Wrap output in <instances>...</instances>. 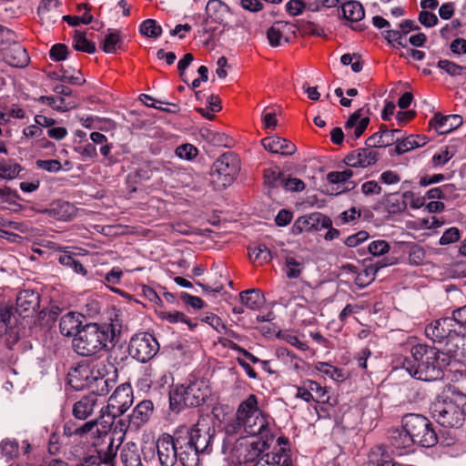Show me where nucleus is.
Returning <instances> with one entry per match:
<instances>
[{
    "label": "nucleus",
    "mask_w": 466,
    "mask_h": 466,
    "mask_svg": "<svg viewBox=\"0 0 466 466\" xmlns=\"http://www.w3.org/2000/svg\"><path fill=\"white\" fill-rule=\"evenodd\" d=\"M353 176L351 169H345L343 171H332L328 173L327 180L330 184H339L348 181Z\"/></svg>",
    "instance_id": "nucleus-56"
},
{
    "label": "nucleus",
    "mask_w": 466,
    "mask_h": 466,
    "mask_svg": "<svg viewBox=\"0 0 466 466\" xmlns=\"http://www.w3.org/2000/svg\"><path fill=\"white\" fill-rule=\"evenodd\" d=\"M58 0H42L37 8V14L42 21L50 22L54 15L52 12L60 6Z\"/></svg>",
    "instance_id": "nucleus-45"
},
{
    "label": "nucleus",
    "mask_w": 466,
    "mask_h": 466,
    "mask_svg": "<svg viewBox=\"0 0 466 466\" xmlns=\"http://www.w3.org/2000/svg\"><path fill=\"white\" fill-rule=\"evenodd\" d=\"M248 256L251 260L258 261L259 264L268 263L273 258L270 250L265 244L248 247Z\"/></svg>",
    "instance_id": "nucleus-40"
},
{
    "label": "nucleus",
    "mask_w": 466,
    "mask_h": 466,
    "mask_svg": "<svg viewBox=\"0 0 466 466\" xmlns=\"http://www.w3.org/2000/svg\"><path fill=\"white\" fill-rule=\"evenodd\" d=\"M211 390L204 380H195L187 386L177 387L170 393L169 401L172 410L180 407H198L210 396Z\"/></svg>",
    "instance_id": "nucleus-5"
},
{
    "label": "nucleus",
    "mask_w": 466,
    "mask_h": 466,
    "mask_svg": "<svg viewBox=\"0 0 466 466\" xmlns=\"http://www.w3.org/2000/svg\"><path fill=\"white\" fill-rule=\"evenodd\" d=\"M198 154V148L191 144L181 145L176 149V155L181 159L192 160Z\"/></svg>",
    "instance_id": "nucleus-55"
},
{
    "label": "nucleus",
    "mask_w": 466,
    "mask_h": 466,
    "mask_svg": "<svg viewBox=\"0 0 466 466\" xmlns=\"http://www.w3.org/2000/svg\"><path fill=\"white\" fill-rule=\"evenodd\" d=\"M15 309H14L13 307H3L0 309V319L3 323L8 328H12L14 325H15L17 319Z\"/></svg>",
    "instance_id": "nucleus-57"
},
{
    "label": "nucleus",
    "mask_w": 466,
    "mask_h": 466,
    "mask_svg": "<svg viewBox=\"0 0 466 466\" xmlns=\"http://www.w3.org/2000/svg\"><path fill=\"white\" fill-rule=\"evenodd\" d=\"M94 371L88 365H78L68 373V383L76 390L91 388Z\"/></svg>",
    "instance_id": "nucleus-18"
},
{
    "label": "nucleus",
    "mask_w": 466,
    "mask_h": 466,
    "mask_svg": "<svg viewBox=\"0 0 466 466\" xmlns=\"http://www.w3.org/2000/svg\"><path fill=\"white\" fill-rule=\"evenodd\" d=\"M58 260L63 266L72 268L76 273L83 276L86 274V270L84 266L68 253L61 254Z\"/></svg>",
    "instance_id": "nucleus-50"
},
{
    "label": "nucleus",
    "mask_w": 466,
    "mask_h": 466,
    "mask_svg": "<svg viewBox=\"0 0 466 466\" xmlns=\"http://www.w3.org/2000/svg\"><path fill=\"white\" fill-rule=\"evenodd\" d=\"M385 266H387L386 263L377 262L376 264L366 267L364 270L357 275L355 284L360 288L368 286L375 279L376 273L379 269Z\"/></svg>",
    "instance_id": "nucleus-36"
},
{
    "label": "nucleus",
    "mask_w": 466,
    "mask_h": 466,
    "mask_svg": "<svg viewBox=\"0 0 466 466\" xmlns=\"http://www.w3.org/2000/svg\"><path fill=\"white\" fill-rule=\"evenodd\" d=\"M177 434L182 435L187 445L192 446L203 455L209 454L212 451L214 430L205 420H198L190 429L183 426L177 431Z\"/></svg>",
    "instance_id": "nucleus-9"
},
{
    "label": "nucleus",
    "mask_w": 466,
    "mask_h": 466,
    "mask_svg": "<svg viewBox=\"0 0 466 466\" xmlns=\"http://www.w3.org/2000/svg\"><path fill=\"white\" fill-rule=\"evenodd\" d=\"M305 266L302 261L298 260L292 256H287L285 258L284 270L287 278L298 279L303 272Z\"/></svg>",
    "instance_id": "nucleus-41"
},
{
    "label": "nucleus",
    "mask_w": 466,
    "mask_h": 466,
    "mask_svg": "<svg viewBox=\"0 0 466 466\" xmlns=\"http://www.w3.org/2000/svg\"><path fill=\"white\" fill-rule=\"evenodd\" d=\"M460 230L457 228H450L444 231L441 238H440L441 245H449L454 243L460 239Z\"/></svg>",
    "instance_id": "nucleus-64"
},
{
    "label": "nucleus",
    "mask_w": 466,
    "mask_h": 466,
    "mask_svg": "<svg viewBox=\"0 0 466 466\" xmlns=\"http://www.w3.org/2000/svg\"><path fill=\"white\" fill-rule=\"evenodd\" d=\"M380 129H382V145L383 147H390L393 144L400 142V138L396 137L397 134L400 133V129H388L385 125H380Z\"/></svg>",
    "instance_id": "nucleus-53"
},
{
    "label": "nucleus",
    "mask_w": 466,
    "mask_h": 466,
    "mask_svg": "<svg viewBox=\"0 0 466 466\" xmlns=\"http://www.w3.org/2000/svg\"><path fill=\"white\" fill-rule=\"evenodd\" d=\"M428 140L425 137L410 135L404 139H400V142H398L393 148H390L389 153L390 156L402 155L414 148L425 146Z\"/></svg>",
    "instance_id": "nucleus-27"
},
{
    "label": "nucleus",
    "mask_w": 466,
    "mask_h": 466,
    "mask_svg": "<svg viewBox=\"0 0 466 466\" xmlns=\"http://www.w3.org/2000/svg\"><path fill=\"white\" fill-rule=\"evenodd\" d=\"M0 451L6 460H12L19 453L18 442L15 440L5 439L0 443Z\"/></svg>",
    "instance_id": "nucleus-49"
},
{
    "label": "nucleus",
    "mask_w": 466,
    "mask_h": 466,
    "mask_svg": "<svg viewBox=\"0 0 466 466\" xmlns=\"http://www.w3.org/2000/svg\"><path fill=\"white\" fill-rule=\"evenodd\" d=\"M402 428L408 431L414 443L422 447H432L438 441L432 424L420 414H406L402 418Z\"/></svg>",
    "instance_id": "nucleus-7"
},
{
    "label": "nucleus",
    "mask_w": 466,
    "mask_h": 466,
    "mask_svg": "<svg viewBox=\"0 0 466 466\" xmlns=\"http://www.w3.org/2000/svg\"><path fill=\"white\" fill-rule=\"evenodd\" d=\"M39 101L63 112L67 111L69 108L73 107V106L70 103H66L65 98L62 96L56 98L54 96H40Z\"/></svg>",
    "instance_id": "nucleus-51"
},
{
    "label": "nucleus",
    "mask_w": 466,
    "mask_h": 466,
    "mask_svg": "<svg viewBox=\"0 0 466 466\" xmlns=\"http://www.w3.org/2000/svg\"><path fill=\"white\" fill-rule=\"evenodd\" d=\"M307 386L314 395L313 400L325 402V397L327 395V390L325 388L321 387L319 383L313 380H307Z\"/></svg>",
    "instance_id": "nucleus-62"
},
{
    "label": "nucleus",
    "mask_w": 466,
    "mask_h": 466,
    "mask_svg": "<svg viewBox=\"0 0 466 466\" xmlns=\"http://www.w3.org/2000/svg\"><path fill=\"white\" fill-rule=\"evenodd\" d=\"M92 385L91 390L92 392L96 394V397L97 398V395L105 396L109 393L110 390L114 387L115 381L113 380H109L107 378H105L104 376H98L96 375L95 377H92Z\"/></svg>",
    "instance_id": "nucleus-39"
},
{
    "label": "nucleus",
    "mask_w": 466,
    "mask_h": 466,
    "mask_svg": "<svg viewBox=\"0 0 466 466\" xmlns=\"http://www.w3.org/2000/svg\"><path fill=\"white\" fill-rule=\"evenodd\" d=\"M139 31L147 37L157 38L162 34V28L156 20L147 19L141 25Z\"/></svg>",
    "instance_id": "nucleus-48"
},
{
    "label": "nucleus",
    "mask_w": 466,
    "mask_h": 466,
    "mask_svg": "<svg viewBox=\"0 0 466 466\" xmlns=\"http://www.w3.org/2000/svg\"><path fill=\"white\" fill-rule=\"evenodd\" d=\"M390 245L385 240H375L370 243L369 251L373 256H381L389 252Z\"/></svg>",
    "instance_id": "nucleus-63"
},
{
    "label": "nucleus",
    "mask_w": 466,
    "mask_h": 466,
    "mask_svg": "<svg viewBox=\"0 0 466 466\" xmlns=\"http://www.w3.org/2000/svg\"><path fill=\"white\" fill-rule=\"evenodd\" d=\"M73 47L76 51L94 54L96 50V44L86 38V33L75 30L73 35Z\"/></svg>",
    "instance_id": "nucleus-38"
},
{
    "label": "nucleus",
    "mask_w": 466,
    "mask_h": 466,
    "mask_svg": "<svg viewBox=\"0 0 466 466\" xmlns=\"http://www.w3.org/2000/svg\"><path fill=\"white\" fill-rule=\"evenodd\" d=\"M117 423L120 424V429L117 430V425L115 427L110 437H108V440L103 442L106 444V446L103 447L101 445L96 447L97 455L95 456V458L98 461L100 465L103 463L114 466L118 449L122 444L126 435V431L123 429L124 424L122 421L119 420Z\"/></svg>",
    "instance_id": "nucleus-12"
},
{
    "label": "nucleus",
    "mask_w": 466,
    "mask_h": 466,
    "mask_svg": "<svg viewBox=\"0 0 466 466\" xmlns=\"http://www.w3.org/2000/svg\"><path fill=\"white\" fill-rule=\"evenodd\" d=\"M362 109H359L355 111L345 124V129L347 131L348 137L350 136V130H353V139L356 140L363 134L367 127L370 123V118L368 116L361 117Z\"/></svg>",
    "instance_id": "nucleus-26"
},
{
    "label": "nucleus",
    "mask_w": 466,
    "mask_h": 466,
    "mask_svg": "<svg viewBox=\"0 0 466 466\" xmlns=\"http://www.w3.org/2000/svg\"><path fill=\"white\" fill-rule=\"evenodd\" d=\"M288 25V23L278 21L268 29L267 37L271 46H279L280 45L283 32Z\"/></svg>",
    "instance_id": "nucleus-44"
},
{
    "label": "nucleus",
    "mask_w": 466,
    "mask_h": 466,
    "mask_svg": "<svg viewBox=\"0 0 466 466\" xmlns=\"http://www.w3.org/2000/svg\"><path fill=\"white\" fill-rule=\"evenodd\" d=\"M121 332L117 321L110 324L87 323L81 328L72 340L75 352L83 357L95 356L108 349L116 336Z\"/></svg>",
    "instance_id": "nucleus-2"
},
{
    "label": "nucleus",
    "mask_w": 466,
    "mask_h": 466,
    "mask_svg": "<svg viewBox=\"0 0 466 466\" xmlns=\"http://www.w3.org/2000/svg\"><path fill=\"white\" fill-rule=\"evenodd\" d=\"M388 439L390 445L395 449H405L414 444L410 434H408V431H405L403 428L390 429Z\"/></svg>",
    "instance_id": "nucleus-33"
},
{
    "label": "nucleus",
    "mask_w": 466,
    "mask_h": 466,
    "mask_svg": "<svg viewBox=\"0 0 466 466\" xmlns=\"http://www.w3.org/2000/svg\"><path fill=\"white\" fill-rule=\"evenodd\" d=\"M455 326V320L451 318L440 319L426 327L425 334L432 341L441 343L460 335Z\"/></svg>",
    "instance_id": "nucleus-14"
},
{
    "label": "nucleus",
    "mask_w": 466,
    "mask_h": 466,
    "mask_svg": "<svg viewBox=\"0 0 466 466\" xmlns=\"http://www.w3.org/2000/svg\"><path fill=\"white\" fill-rule=\"evenodd\" d=\"M226 434L259 436V440L273 441L274 435L269 428V418L258 408L256 395L250 394L243 400L236 412V418L225 427Z\"/></svg>",
    "instance_id": "nucleus-1"
},
{
    "label": "nucleus",
    "mask_w": 466,
    "mask_h": 466,
    "mask_svg": "<svg viewBox=\"0 0 466 466\" xmlns=\"http://www.w3.org/2000/svg\"><path fill=\"white\" fill-rule=\"evenodd\" d=\"M431 413L442 427L460 428L465 420L466 404L461 408L451 398L443 395L431 404Z\"/></svg>",
    "instance_id": "nucleus-6"
},
{
    "label": "nucleus",
    "mask_w": 466,
    "mask_h": 466,
    "mask_svg": "<svg viewBox=\"0 0 466 466\" xmlns=\"http://www.w3.org/2000/svg\"><path fill=\"white\" fill-rule=\"evenodd\" d=\"M343 17L350 22H359L364 18L365 11L360 2L349 0L341 5Z\"/></svg>",
    "instance_id": "nucleus-32"
},
{
    "label": "nucleus",
    "mask_w": 466,
    "mask_h": 466,
    "mask_svg": "<svg viewBox=\"0 0 466 466\" xmlns=\"http://www.w3.org/2000/svg\"><path fill=\"white\" fill-rule=\"evenodd\" d=\"M120 460L123 466H142L140 455L137 445L132 442H127L121 451Z\"/></svg>",
    "instance_id": "nucleus-34"
},
{
    "label": "nucleus",
    "mask_w": 466,
    "mask_h": 466,
    "mask_svg": "<svg viewBox=\"0 0 466 466\" xmlns=\"http://www.w3.org/2000/svg\"><path fill=\"white\" fill-rule=\"evenodd\" d=\"M159 343L148 332L134 334L128 343V354L137 361L146 363L152 360L159 351Z\"/></svg>",
    "instance_id": "nucleus-10"
},
{
    "label": "nucleus",
    "mask_w": 466,
    "mask_h": 466,
    "mask_svg": "<svg viewBox=\"0 0 466 466\" xmlns=\"http://www.w3.org/2000/svg\"><path fill=\"white\" fill-rule=\"evenodd\" d=\"M438 67L444 70L451 76H466V66L457 65L447 59H441L438 62Z\"/></svg>",
    "instance_id": "nucleus-47"
},
{
    "label": "nucleus",
    "mask_w": 466,
    "mask_h": 466,
    "mask_svg": "<svg viewBox=\"0 0 466 466\" xmlns=\"http://www.w3.org/2000/svg\"><path fill=\"white\" fill-rule=\"evenodd\" d=\"M281 187L288 191L300 192L305 188V183L299 178L285 176Z\"/></svg>",
    "instance_id": "nucleus-60"
},
{
    "label": "nucleus",
    "mask_w": 466,
    "mask_h": 466,
    "mask_svg": "<svg viewBox=\"0 0 466 466\" xmlns=\"http://www.w3.org/2000/svg\"><path fill=\"white\" fill-rule=\"evenodd\" d=\"M184 441L185 438H182V435H177V442L180 444L177 459L183 466H198L203 454L192 446L187 445Z\"/></svg>",
    "instance_id": "nucleus-22"
},
{
    "label": "nucleus",
    "mask_w": 466,
    "mask_h": 466,
    "mask_svg": "<svg viewBox=\"0 0 466 466\" xmlns=\"http://www.w3.org/2000/svg\"><path fill=\"white\" fill-rule=\"evenodd\" d=\"M29 60L26 50L19 45L11 46L5 53V61L14 67H25L28 65Z\"/></svg>",
    "instance_id": "nucleus-28"
},
{
    "label": "nucleus",
    "mask_w": 466,
    "mask_h": 466,
    "mask_svg": "<svg viewBox=\"0 0 466 466\" xmlns=\"http://www.w3.org/2000/svg\"><path fill=\"white\" fill-rule=\"evenodd\" d=\"M379 158V153L370 147H361L349 153L344 163L350 167L365 168L374 165Z\"/></svg>",
    "instance_id": "nucleus-15"
},
{
    "label": "nucleus",
    "mask_w": 466,
    "mask_h": 466,
    "mask_svg": "<svg viewBox=\"0 0 466 466\" xmlns=\"http://www.w3.org/2000/svg\"><path fill=\"white\" fill-rule=\"evenodd\" d=\"M96 403L97 398L96 394L89 393L85 395L74 404L72 414L76 419L86 420L92 415Z\"/></svg>",
    "instance_id": "nucleus-21"
},
{
    "label": "nucleus",
    "mask_w": 466,
    "mask_h": 466,
    "mask_svg": "<svg viewBox=\"0 0 466 466\" xmlns=\"http://www.w3.org/2000/svg\"><path fill=\"white\" fill-rule=\"evenodd\" d=\"M159 171V167H157L153 162H148L142 165L136 172L137 177L141 180H148L150 179L155 172Z\"/></svg>",
    "instance_id": "nucleus-58"
},
{
    "label": "nucleus",
    "mask_w": 466,
    "mask_h": 466,
    "mask_svg": "<svg viewBox=\"0 0 466 466\" xmlns=\"http://www.w3.org/2000/svg\"><path fill=\"white\" fill-rule=\"evenodd\" d=\"M122 38L119 31L110 32L101 43V48L105 53H116V47H120Z\"/></svg>",
    "instance_id": "nucleus-46"
},
{
    "label": "nucleus",
    "mask_w": 466,
    "mask_h": 466,
    "mask_svg": "<svg viewBox=\"0 0 466 466\" xmlns=\"http://www.w3.org/2000/svg\"><path fill=\"white\" fill-rule=\"evenodd\" d=\"M440 350L426 344H417L410 350V357L405 358L402 366L409 374L426 381L436 380L443 376L444 360H440Z\"/></svg>",
    "instance_id": "nucleus-3"
},
{
    "label": "nucleus",
    "mask_w": 466,
    "mask_h": 466,
    "mask_svg": "<svg viewBox=\"0 0 466 466\" xmlns=\"http://www.w3.org/2000/svg\"><path fill=\"white\" fill-rule=\"evenodd\" d=\"M113 420H114L112 419L110 421H99L96 420V428H94V431H91V438L94 440L93 444L95 447L101 446L105 441L108 440V437H110L112 433L110 431Z\"/></svg>",
    "instance_id": "nucleus-35"
},
{
    "label": "nucleus",
    "mask_w": 466,
    "mask_h": 466,
    "mask_svg": "<svg viewBox=\"0 0 466 466\" xmlns=\"http://www.w3.org/2000/svg\"><path fill=\"white\" fill-rule=\"evenodd\" d=\"M222 445V452L229 455L232 460H236L239 464L255 463L261 455L270 447L272 441L258 440L249 441L244 437L226 434Z\"/></svg>",
    "instance_id": "nucleus-4"
},
{
    "label": "nucleus",
    "mask_w": 466,
    "mask_h": 466,
    "mask_svg": "<svg viewBox=\"0 0 466 466\" xmlns=\"http://www.w3.org/2000/svg\"><path fill=\"white\" fill-rule=\"evenodd\" d=\"M49 55L54 61H64L67 57L68 48L65 44H56L51 47Z\"/></svg>",
    "instance_id": "nucleus-61"
},
{
    "label": "nucleus",
    "mask_w": 466,
    "mask_h": 466,
    "mask_svg": "<svg viewBox=\"0 0 466 466\" xmlns=\"http://www.w3.org/2000/svg\"><path fill=\"white\" fill-rule=\"evenodd\" d=\"M312 230H321L323 228H330L332 225L331 219L319 212L310 214Z\"/></svg>",
    "instance_id": "nucleus-52"
},
{
    "label": "nucleus",
    "mask_w": 466,
    "mask_h": 466,
    "mask_svg": "<svg viewBox=\"0 0 466 466\" xmlns=\"http://www.w3.org/2000/svg\"><path fill=\"white\" fill-rule=\"evenodd\" d=\"M363 466H403L390 458L384 446H377L373 448L370 454L369 460Z\"/></svg>",
    "instance_id": "nucleus-24"
},
{
    "label": "nucleus",
    "mask_w": 466,
    "mask_h": 466,
    "mask_svg": "<svg viewBox=\"0 0 466 466\" xmlns=\"http://www.w3.org/2000/svg\"><path fill=\"white\" fill-rule=\"evenodd\" d=\"M264 148L274 154L291 156L296 152V146L285 138L273 136L261 140Z\"/></svg>",
    "instance_id": "nucleus-20"
},
{
    "label": "nucleus",
    "mask_w": 466,
    "mask_h": 466,
    "mask_svg": "<svg viewBox=\"0 0 466 466\" xmlns=\"http://www.w3.org/2000/svg\"><path fill=\"white\" fill-rule=\"evenodd\" d=\"M180 444L177 442V434L171 436L161 434L156 442V449L159 462L162 466H174L177 461Z\"/></svg>",
    "instance_id": "nucleus-13"
},
{
    "label": "nucleus",
    "mask_w": 466,
    "mask_h": 466,
    "mask_svg": "<svg viewBox=\"0 0 466 466\" xmlns=\"http://www.w3.org/2000/svg\"><path fill=\"white\" fill-rule=\"evenodd\" d=\"M310 214L299 217L292 225L291 232L294 235H299L304 231L312 230Z\"/></svg>",
    "instance_id": "nucleus-54"
},
{
    "label": "nucleus",
    "mask_w": 466,
    "mask_h": 466,
    "mask_svg": "<svg viewBox=\"0 0 466 466\" xmlns=\"http://www.w3.org/2000/svg\"><path fill=\"white\" fill-rule=\"evenodd\" d=\"M452 395L466 397V373H461L452 385L449 386Z\"/></svg>",
    "instance_id": "nucleus-59"
},
{
    "label": "nucleus",
    "mask_w": 466,
    "mask_h": 466,
    "mask_svg": "<svg viewBox=\"0 0 466 466\" xmlns=\"http://www.w3.org/2000/svg\"><path fill=\"white\" fill-rule=\"evenodd\" d=\"M285 175L279 168H266L264 170V184L268 188L281 187Z\"/></svg>",
    "instance_id": "nucleus-42"
},
{
    "label": "nucleus",
    "mask_w": 466,
    "mask_h": 466,
    "mask_svg": "<svg viewBox=\"0 0 466 466\" xmlns=\"http://www.w3.org/2000/svg\"><path fill=\"white\" fill-rule=\"evenodd\" d=\"M462 121V117L460 115L442 116L440 113H436L430 120V125L432 126L439 134H447L461 127Z\"/></svg>",
    "instance_id": "nucleus-19"
},
{
    "label": "nucleus",
    "mask_w": 466,
    "mask_h": 466,
    "mask_svg": "<svg viewBox=\"0 0 466 466\" xmlns=\"http://www.w3.org/2000/svg\"><path fill=\"white\" fill-rule=\"evenodd\" d=\"M252 466H292L290 450L280 447L266 452Z\"/></svg>",
    "instance_id": "nucleus-17"
},
{
    "label": "nucleus",
    "mask_w": 466,
    "mask_h": 466,
    "mask_svg": "<svg viewBox=\"0 0 466 466\" xmlns=\"http://www.w3.org/2000/svg\"><path fill=\"white\" fill-rule=\"evenodd\" d=\"M40 304V296L37 292L30 289L22 290L16 298L15 313L22 318L33 315Z\"/></svg>",
    "instance_id": "nucleus-16"
},
{
    "label": "nucleus",
    "mask_w": 466,
    "mask_h": 466,
    "mask_svg": "<svg viewBox=\"0 0 466 466\" xmlns=\"http://www.w3.org/2000/svg\"><path fill=\"white\" fill-rule=\"evenodd\" d=\"M83 316L74 311L67 312L60 319L59 330L63 336H76L82 325L81 318Z\"/></svg>",
    "instance_id": "nucleus-23"
},
{
    "label": "nucleus",
    "mask_w": 466,
    "mask_h": 466,
    "mask_svg": "<svg viewBox=\"0 0 466 466\" xmlns=\"http://www.w3.org/2000/svg\"><path fill=\"white\" fill-rule=\"evenodd\" d=\"M133 390L128 383L116 387L108 399L107 406L101 410L102 417L106 413L112 420L123 415L133 403Z\"/></svg>",
    "instance_id": "nucleus-11"
},
{
    "label": "nucleus",
    "mask_w": 466,
    "mask_h": 466,
    "mask_svg": "<svg viewBox=\"0 0 466 466\" xmlns=\"http://www.w3.org/2000/svg\"><path fill=\"white\" fill-rule=\"evenodd\" d=\"M154 410L153 402L149 400L140 401L130 415V422L137 428L148 421Z\"/></svg>",
    "instance_id": "nucleus-25"
},
{
    "label": "nucleus",
    "mask_w": 466,
    "mask_h": 466,
    "mask_svg": "<svg viewBox=\"0 0 466 466\" xmlns=\"http://www.w3.org/2000/svg\"><path fill=\"white\" fill-rule=\"evenodd\" d=\"M45 213L56 220H68L75 213V208L72 204L66 201H57L54 203L51 208H46Z\"/></svg>",
    "instance_id": "nucleus-30"
},
{
    "label": "nucleus",
    "mask_w": 466,
    "mask_h": 466,
    "mask_svg": "<svg viewBox=\"0 0 466 466\" xmlns=\"http://www.w3.org/2000/svg\"><path fill=\"white\" fill-rule=\"evenodd\" d=\"M200 137L209 144L216 147H228V137L223 133L215 132L208 128L199 131Z\"/></svg>",
    "instance_id": "nucleus-43"
},
{
    "label": "nucleus",
    "mask_w": 466,
    "mask_h": 466,
    "mask_svg": "<svg viewBox=\"0 0 466 466\" xmlns=\"http://www.w3.org/2000/svg\"><path fill=\"white\" fill-rule=\"evenodd\" d=\"M23 167L12 158L0 159V182L10 181L16 178Z\"/></svg>",
    "instance_id": "nucleus-31"
},
{
    "label": "nucleus",
    "mask_w": 466,
    "mask_h": 466,
    "mask_svg": "<svg viewBox=\"0 0 466 466\" xmlns=\"http://www.w3.org/2000/svg\"><path fill=\"white\" fill-rule=\"evenodd\" d=\"M228 11L229 8L228 5H226L222 1L209 0L206 5V24L208 23V20H211L212 22L218 24H222Z\"/></svg>",
    "instance_id": "nucleus-29"
},
{
    "label": "nucleus",
    "mask_w": 466,
    "mask_h": 466,
    "mask_svg": "<svg viewBox=\"0 0 466 466\" xmlns=\"http://www.w3.org/2000/svg\"><path fill=\"white\" fill-rule=\"evenodd\" d=\"M241 302L250 309H258L263 303V294L259 289H247L239 294Z\"/></svg>",
    "instance_id": "nucleus-37"
},
{
    "label": "nucleus",
    "mask_w": 466,
    "mask_h": 466,
    "mask_svg": "<svg viewBox=\"0 0 466 466\" xmlns=\"http://www.w3.org/2000/svg\"><path fill=\"white\" fill-rule=\"evenodd\" d=\"M240 170V160L233 152L222 154L212 165L210 176L218 187L230 186Z\"/></svg>",
    "instance_id": "nucleus-8"
}]
</instances>
